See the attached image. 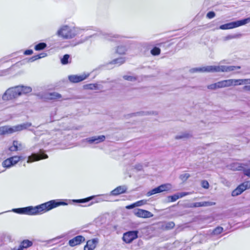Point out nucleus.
Wrapping results in <instances>:
<instances>
[{"instance_id":"17","label":"nucleus","mask_w":250,"mask_h":250,"mask_svg":"<svg viewBox=\"0 0 250 250\" xmlns=\"http://www.w3.org/2000/svg\"><path fill=\"white\" fill-rule=\"evenodd\" d=\"M98 243V239L94 238L87 241L86 245L84 247V250H93Z\"/></svg>"},{"instance_id":"39","label":"nucleus","mask_w":250,"mask_h":250,"mask_svg":"<svg viewBox=\"0 0 250 250\" xmlns=\"http://www.w3.org/2000/svg\"><path fill=\"white\" fill-rule=\"evenodd\" d=\"M246 166H243V169H242V170L243 171L245 175L250 177V167L248 169H245L244 167H246Z\"/></svg>"},{"instance_id":"28","label":"nucleus","mask_w":250,"mask_h":250,"mask_svg":"<svg viewBox=\"0 0 250 250\" xmlns=\"http://www.w3.org/2000/svg\"><path fill=\"white\" fill-rule=\"evenodd\" d=\"M84 88L85 89L94 90L98 88L97 83H89L84 85Z\"/></svg>"},{"instance_id":"34","label":"nucleus","mask_w":250,"mask_h":250,"mask_svg":"<svg viewBox=\"0 0 250 250\" xmlns=\"http://www.w3.org/2000/svg\"><path fill=\"white\" fill-rule=\"evenodd\" d=\"M223 229L224 228L223 227H218L213 229L212 234L213 235H218L222 232Z\"/></svg>"},{"instance_id":"46","label":"nucleus","mask_w":250,"mask_h":250,"mask_svg":"<svg viewBox=\"0 0 250 250\" xmlns=\"http://www.w3.org/2000/svg\"><path fill=\"white\" fill-rule=\"evenodd\" d=\"M135 207H136V205H135V203H133V204H131V205H129L126 206L125 207V208H126V209H132V208H135Z\"/></svg>"},{"instance_id":"48","label":"nucleus","mask_w":250,"mask_h":250,"mask_svg":"<svg viewBox=\"0 0 250 250\" xmlns=\"http://www.w3.org/2000/svg\"><path fill=\"white\" fill-rule=\"evenodd\" d=\"M0 135H3L2 126L0 127Z\"/></svg>"},{"instance_id":"29","label":"nucleus","mask_w":250,"mask_h":250,"mask_svg":"<svg viewBox=\"0 0 250 250\" xmlns=\"http://www.w3.org/2000/svg\"><path fill=\"white\" fill-rule=\"evenodd\" d=\"M46 46L47 45L45 43L40 42L35 46L34 49L36 51H40L46 48Z\"/></svg>"},{"instance_id":"41","label":"nucleus","mask_w":250,"mask_h":250,"mask_svg":"<svg viewBox=\"0 0 250 250\" xmlns=\"http://www.w3.org/2000/svg\"><path fill=\"white\" fill-rule=\"evenodd\" d=\"M146 201L145 200H142L135 202L136 207H139L146 204Z\"/></svg>"},{"instance_id":"18","label":"nucleus","mask_w":250,"mask_h":250,"mask_svg":"<svg viewBox=\"0 0 250 250\" xmlns=\"http://www.w3.org/2000/svg\"><path fill=\"white\" fill-rule=\"evenodd\" d=\"M19 96L27 94L30 93L32 91V88L29 86H25L23 85H18L16 86Z\"/></svg>"},{"instance_id":"8","label":"nucleus","mask_w":250,"mask_h":250,"mask_svg":"<svg viewBox=\"0 0 250 250\" xmlns=\"http://www.w3.org/2000/svg\"><path fill=\"white\" fill-rule=\"evenodd\" d=\"M250 188V181H245L240 184L231 192L232 196H236L241 194L245 190Z\"/></svg>"},{"instance_id":"42","label":"nucleus","mask_w":250,"mask_h":250,"mask_svg":"<svg viewBox=\"0 0 250 250\" xmlns=\"http://www.w3.org/2000/svg\"><path fill=\"white\" fill-rule=\"evenodd\" d=\"M190 177L188 173H185L180 175V178L184 181L187 180Z\"/></svg>"},{"instance_id":"14","label":"nucleus","mask_w":250,"mask_h":250,"mask_svg":"<svg viewBox=\"0 0 250 250\" xmlns=\"http://www.w3.org/2000/svg\"><path fill=\"white\" fill-rule=\"evenodd\" d=\"M127 188L125 186H120L116 187L110 192V195L112 196H118L126 192Z\"/></svg>"},{"instance_id":"33","label":"nucleus","mask_w":250,"mask_h":250,"mask_svg":"<svg viewBox=\"0 0 250 250\" xmlns=\"http://www.w3.org/2000/svg\"><path fill=\"white\" fill-rule=\"evenodd\" d=\"M70 58V55L68 54H65L63 55V57L61 59V62L62 64L65 65L69 63V59Z\"/></svg>"},{"instance_id":"23","label":"nucleus","mask_w":250,"mask_h":250,"mask_svg":"<svg viewBox=\"0 0 250 250\" xmlns=\"http://www.w3.org/2000/svg\"><path fill=\"white\" fill-rule=\"evenodd\" d=\"M215 203L213 202H196L194 203L193 206L194 207H208L211 206L215 205Z\"/></svg>"},{"instance_id":"1","label":"nucleus","mask_w":250,"mask_h":250,"mask_svg":"<svg viewBox=\"0 0 250 250\" xmlns=\"http://www.w3.org/2000/svg\"><path fill=\"white\" fill-rule=\"evenodd\" d=\"M67 203L62 199L52 200L40 205L25 208H14L12 211L20 214L38 215L44 213L60 206L67 205Z\"/></svg>"},{"instance_id":"16","label":"nucleus","mask_w":250,"mask_h":250,"mask_svg":"<svg viewBox=\"0 0 250 250\" xmlns=\"http://www.w3.org/2000/svg\"><path fill=\"white\" fill-rule=\"evenodd\" d=\"M85 238L82 235H78L69 241V245L71 247H74L81 244L82 242L84 241Z\"/></svg>"},{"instance_id":"3","label":"nucleus","mask_w":250,"mask_h":250,"mask_svg":"<svg viewBox=\"0 0 250 250\" xmlns=\"http://www.w3.org/2000/svg\"><path fill=\"white\" fill-rule=\"evenodd\" d=\"M57 35L63 39H71L76 36L74 31L67 25L62 26L57 31Z\"/></svg>"},{"instance_id":"35","label":"nucleus","mask_w":250,"mask_h":250,"mask_svg":"<svg viewBox=\"0 0 250 250\" xmlns=\"http://www.w3.org/2000/svg\"><path fill=\"white\" fill-rule=\"evenodd\" d=\"M230 221H229V220H225V221L228 224V226H226V224H223V225L224 226L225 229L226 230L230 229H231L232 227V225L233 223V220H230Z\"/></svg>"},{"instance_id":"38","label":"nucleus","mask_w":250,"mask_h":250,"mask_svg":"<svg viewBox=\"0 0 250 250\" xmlns=\"http://www.w3.org/2000/svg\"><path fill=\"white\" fill-rule=\"evenodd\" d=\"M123 78L127 81H133L136 80V78L132 76L125 75L123 76Z\"/></svg>"},{"instance_id":"36","label":"nucleus","mask_w":250,"mask_h":250,"mask_svg":"<svg viewBox=\"0 0 250 250\" xmlns=\"http://www.w3.org/2000/svg\"><path fill=\"white\" fill-rule=\"evenodd\" d=\"M45 55L46 54L45 53H41V54H40L38 55H35L31 57V60H32L31 61H34L38 59L42 58L45 57Z\"/></svg>"},{"instance_id":"45","label":"nucleus","mask_w":250,"mask_h":250,"mask_svg":"<svg viewBox=\"0 0 250 250\" xmlns=\"http://www.w3.org/2000/svg\"><path fill=\"white\" fill-rule=\"evenodd\" d=\"M32 54H33V51L31 49L26 50L24 52V54L25 55H30Z\"/></svg>"},{"instance_id":"7","label":"nucleus","mask_w":250,"mask_h":250,"mask_svg":"<svg viewBox=\"0 0 250 250\" xmlns=\"http://www.w3.org/2000/svg\"><path fill=\"white\" fill-rule=\"evenodd\" d=\"M232 81L229 80H223L217 83L208 85L207 87L210 90H215L217 88H221L231 86Z\"/></svg>"},{"instance_id":"13","label":"nucleus","mask_w":250,"mask_h":250,"mask_svg":"<svg viewBox=\"0 0 250 250\" xmlns=\"http://www.w3.org/2000/svg\"><path fill=\"white\" fill-rule=\"evenodd\" d=\"M87 77V75H72L68 76V80L72 83H78L85 80Z\"/></svg>"},{"instance_id":"25","label":"nucleus","mask_w":250,"mask_h":250,"mask_svg":"<svg viewBox=\"0 0 250 250\" xmlns=\"http://www.w3.org/2000/svg\"><path fill=\"white\" fill-rule=\"evenodd\" d=\"M12 144L13 145L9 147L10 151H17L19 148L21 147V144L16 140L13 141Z\"/></svg>"},{"instance_id":"10","label":"nucleus","mask_w":250,"mask_h":250,"mask_svg":"<svg viewBox=\"0 0 250 250\" xmlns=\"http://www.w3.org/2000/svg\"><path fill=\"white\" fill-rule=\"evenodd\" d=\"M47 158V155L45 154L42 150H40L39 153H33L31 156H29L27 163L37 161L40 160L46 159Z\"/></svg>"},{"instance_id":"30","label":"nucleus","mask_w":250,"mask_h":250,"mask_svg":"<svg viewBox=\"0 0 250 250\" xmlns=\"http://www.w3.org/2000/svg\"><path fill=\"white\" fill-rule=\"evenodd\" d=\"M94 196H91L84 199L74 200L73 202L79 203H83L87 202L94 198Z\"/></svg>"},{"instance_id":"21","label":"nucleus","mask_w":250,"mask_h":250,"mask_svg":"<svg viewBox=\"0 0 250 250\" xmlns=\"http://www.w3.org/2000/svg\"><path fill=\"white\" fill-rule=\"evenodd\" d=\"M232 81L231 85H241L244 83H250V79H229Z\"/></svg>"},{"instance_id":"4","label":"nucleus","mask_w":250,"mask_h":250,"mask_svg":"<svg viewBox=\"0 0 250 250\" xmlns=\"http://www.w3.org/2000/svg\"><path fill=\"white\" fill-rule=\"evenodd\" d=\"M19 97L17 86L11 87L8 88L2 96L3 101H8L14 100Z\"/></svg>"},{"instance_id":"5","label":"nucleus","mask_w":250,"mask_h":250,"mask_svg":"<svg viewBox=\"0 0 250 250\" xmlns=\"http://www.w3.org/2000/svg\"><path fill=\"white\" fill-rule=\"evenodd\" d=\"M250 21V18H248L242 20L233 21L221 25L219 28L222 30H226L236 28L248 23Z\"/></svg>"},{"instance_id":"32","label":"nucleus","mask_w":250,"mask_h":250,"mask_svg":"<svg viewBox=\"0 0 250 250\" xmlns=\"http://www.w3.org/2000/svg\"><path fill=\"white\" fill-rule=\"evenodd\" d=\"M125 62V59L124 58H117V59H115L111 61V63H112V64H119V65H121V64L124 63Z\"/></svg>"},{"instance_id":"20","label":"nucleus","mask_w":250,"mask_h":250,"mask_svg":"<svg viewBox=\"0 0 250 250\" xmlns=\"http://www.w3.org/2000/svg\"><path fill=\"white\" fill-rule=\"evenodd\" d=\"M243 166H246V164L234 162L230 164L229 167V168L232 171H241L243 169Z\"/></svg>"},{"instance_id":"27","label":"nucleus","mask_w":250,"mask_h":250,"mask_svg":"<svg viewBox=\"0 0 250 250\" xmlns=\"http://www.w3.org/2000/svg\"><path fill=\"white\" fill-rule=\"evenodd\" d=\"M127 50L126 47L124 45L118 46L116 52L119 54H125Z\"/></svg>"},{"instance_id":"15","label":"nucleus","mask_w":250,"mask_h":250,"mask_svg":"<svg viewBox=\"0 0 250 250\" xmlns=\"http://www.w3.org/2000/svg\"><path fill=\"white\" fill-rule=\"evenodd\" d=\"M135 214L138 217L144 218H150L153 216L152 213L142 209H138L135 212Z\"/></svg>"},{"instance_id":"6","label":"nucleus","mask_w":250,"mask_h":250,"mask_svg":"<svg viewBox=\"0 0 250 250\" xmlns=\"http://www.w3.org/2000/svg\"><path fill=\"white\" fill-rule=\"evenodd\" d=\"M25 128L26 126L24 125H18L13 126H2L3 135L11 134L16 132L21 131Z\"/></svg>"},{"instance_id":"50","label":"nucleus","mask_w":250,"mask_h":250,"mask_svg":"<svg viewBox=\"0 0 250 250\" xmlns=\"http://www.w3.org/2000/svg\"><path fill=\"white\" fill-rule=\"evenodd\" d=\"M182 138V136H177L176 137V139H181Z\"/></svg>"},{"instance_id":"24","label":"nucleus","mask_w":250,"mask_h":250,"mask_svg":"<svg viewBox=\"0 0 250 250\" xmlns=\"http://www.w3.org/2000/svg\"><path fill=\"white\" fill-rule=\"evenodd\" d=\"M62 98V95L57 92H52L48 94L47 99L50 100H59Z\"/></svg>"},{"instance_id":"12","label":"nucleus","mask_w":250,"mask_h":250,"mask_svg":"<svg viewBox=\"0 0 250 250\" xmlns=\"http://www.w3.org/2000/svg\"><path fill=\"white\" fill-rule=\"evenodd\" d=\"M167 190V184H163L149 191L147 193V196H150L155 194L159 193Z\"/></svg>"},{"instance_id":"22","label":"nucleus","mask_w":250,"mask_h":250,"mask_svg":"<svg viewBox=\"0 0 250 250\" xmlns=\"http://www.w3.org/2000/svg\"><path fill=\"white\" fill-rule=\"evenodd\" d=\"M158 225L159 228H161L162 229H169L173 228L175 226V224L173 222H170L166 224L161 222Z\"/></svg>"},{"instance_id":"47","label":"nucleus","mask_w":250,"mask_h":250,"mask_svg":"<svg viewBox=\"0 0 250 250\" xmlns=\"http://www.w3.org/2000/svg\"><path fill=\"white\" fill-rule=\"evenodd\" d=\"M243 89L248 91H250V85H245L243 87Z\"/></svg>"},{"instance_id":"51","label":"nucleus","mask_w":250,"mask_h":250,"mask_svg":"<svg viewBox=\"0 0 250 250\" xmlns=\"http://www.w3.org/2000/svg\"><path fill=\"white\" fill-rule=\"evenodd\" d=\"M250 163V161H249Z\"/></svg>"},{"instance_id":"44","label":"nucleus","mask_w":250,"mask_h":250,"mask_svg":"<svg viewBox=\"0 0 250 250\" xmlns=\"http://www.w3.org/2000/svg\"><path fill=\"white\" fill-rule=\"evenodd\" d=\"M243 224H244V227H248L250 226V219L246 220L243 222Z\"/></svg>"},{"instance_id":"40","label":"nucleus","mask_w":250,"mask_h":250,"mask_svg":"<svg viewBox=\"0 0 250 250\" xmlns=\"http://www.w3.org/2000/svg\"><path fill=\"white\" fill-rule=\"evenodd\" d=\"M201 185L202 187L205 189H208L209 188L208 182L206 180H203L201 182Z\"/></svg>"},{"instance_id":"37","label":"nucleus","mask_w":250,"mask_h":250,"mask_svg":"<svg viewBox=\"0 0 250 250\" xmlns=\"http://www.w3.org/2000/svg\"><path fill=\"white\" fill-rule=\"evenodd\" d=\"M180 198L178 195L174 194L171 196H169L168 197V199L169 202H173L177 200H178Z\"/></svg>"},{"instance_id":"31","label":"nucleus","mask_w":250,"mask_h":250,"mask_svg":"<svg viewBox=\"0 0 250 250\" xmlns=\"http://www.w3.org/2000/svg\"><path fill=\"white\" fill-rule=\"evenodd\" d=\"M161 50L160 48L155 46L151 50L150 53L153 56H158L161 54Z\"/></svg>"},{"instance_id":"11","label":"nucleus","mask_w":250,"mask_h":250,"mask_svg":"<svg viewBox=\"0 0 250 250\" xmlns=\"http://www.w3.org/2000/svg\"><path fill=\"white\" fill-rule=\"evenodd\" d=\"M138 231H130L124 234L123 239L126 243H131L138 237Z\"/></svg>"},{"instance_id":"49","label":"nucleus","mask_w":250,"mask_h":250,"mask_svg":"<svg viewBox=\"0 0 250 250\" xmlns=\"http://www.w3.org/2000/svg\"><path fill=\"white\" fill-rule=\"evenodd\" d=\"M11 250H21L20 249V247H19L18 248H17L16 247H15L13 249H12Z\"/></svg>"},{"instance_id":"9","label":"nucleus","mask_w":250,"mask_h":250,"mask_svg":"<svg viewBox=\"0 0 250 250\" xmlns=\"http://www.w3.org/2000/svg\"><path fill=\"white\" fill-rule=\"evenodd\" d=\"M21 159V156H14L4 160L2 163V165L4 167L9 168L17 164Z\"/></svg>"},{"instance_id":"26","label":"nucleus","mask_w":250,"mask_h":250,"mask_svg":"<svg viewBox=\"0 0 250 250\" xmlns=\"http://www.w3.org/2000/svg\"><path fill=\"white\" fill-rule=\"evenodd\" d=\"M32 244L33 243L32 241L28 240H24L21 243L19 247H20V249L23 250L24 249L31 247Z\"/></svg>"},{"instance_id":"43","label":"nucleus","mask_w":250,"mask_h":250,"mask_svg":"<svg viewBox=\"0 0 250 250\" xmlns=\"http://www.w3.org/2000/svg\"><path fill=\"white\" fill-rule=\"evenodd\" d=\"M215 16V13L213 11H210L207 14V17L209 19L214 18Z\"/></svg>"},{"instance_id":"2","label":"nucleus","mask_w":250,"mask_h":250,"mask_svg":"<svg viewBox=\"0 0 250 250\" xmlns=\"http://www.w3.org/2000/svg\"><path fill=\"white\" fill-rule=\"evenodd\" d=\"M241 68L240 66H209L201 68L203 72H230Z\"/></svg>"},{"instance_id":"19","label":"nucleus","mask_w":250,"mask_h":250,"mask_svg":"<svg viewBox=\"0 0 250 250\" xmlns=\"http://www.w3.org/2000/svg\"><path fill=\"white\" fill-rule=\"evenodd\" d=\"M105 139L104 135H101L99 136H93L86 139L87 142L89 144L96 143L98 144L104 142Z\"/></svg>"}]
</instances>
